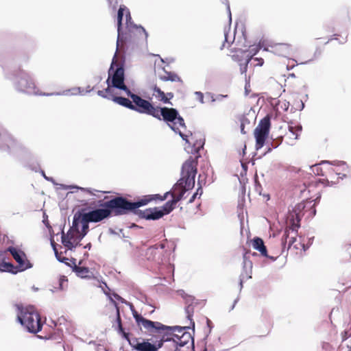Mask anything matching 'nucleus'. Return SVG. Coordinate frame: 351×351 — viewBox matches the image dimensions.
<instances>
[{
	"label": "nucleus",
	"mask_w": 351,
	"mask_h": 351,
	"mask_svg": "<svg viewBox=\"0 0 351 351\" xmlns=\"http://www.w3.org/2000/svg\"><path fill=\"white\" fill-rule=\"evenodd\" d=\"M197 164L195 159L190 157L182 165L181 178L173 188L172 199L161 207L139 209L140 207L147 205L153 200L154 199L153 195H145L136 202H131L125 197L117 196L104 202L99 208L89 212H86L85 208H82L75 214L73 219H105L108 217L125 215L129 213H133L142 219H159L173 209L186 191L193 188L197 173Z\"/></svg>",
	"instance_id": "1"
},
{
	"label": "nucleus",
	"mask_w": 351,
	"mask_h": 351,
	"mask_svg": "<svg viewBox=\"0 0 351 351\" xmlns=\"http://www.w3.org/2000/svg\"><path fill=\"white\" fill-rule=\"evenodd\" d=\"M111 302L114 304L117 308V322L118 324L119 332L121 334L123 338L126 339L132 348L135 351H158L164 342L170 341L169 335H171V331L179 330L182 331L184 328L178 326H167L158 322H153L144 318L141 315L138 314L136 311H133V316L138 326H142L148 332L153 335L156 334V340L154 343H151L148 340L137 338L134 336H130L128 332L123 330L121 325V321L119 314V309L117 304L112 298Z\"/></svg>",
	"instance_id": "2"
},
{
	"label": "nucleus",
	"mask_w": 351,
	"mask_h": 351,
	"mask_svg": "<svg viewBox=\"0 0 351 351\" xmlns=\"http://www.w3.org/2000/svg\"><path fill=\"white\" fill-rule=\"evenodd\" d=\"M146 114L151 115L159 120H163L173 132L178 133L186 143H189V135L184 134L181 130V129L186 130L184 120L176 109L155 107L149 102Z\"/></svg>",
	"instance_id": "3"
},
{
	"label": "nucleus",
	"mask_w": 351,
	"mask_h": 351,
	"mask_svg": "<svg viewBox=\"0 0 351 351\" xmlns=\"http://www.w3.org/2000/svg\"><path fill=\"white\" fill-rule=\"evenodd\" d=\"M17 319L19 323L30 333H38L42 329L39 314L34 306H22L17 305Z\"/></svg>",
	"instance_id": "4"
},
{
	"label": "nucleus",
	"mask_w": 351,
	"mask_h": 351,
	"mask_svg": "<svg viewBox=\"0 0 351 351\" xmlns=\"http://www.w3.org/2000/svg\"><path fill=\"white\" fill-rule=\"evenodd\" d=\"M97 221H73L72 226L66 235L64 232V227H62V225H60L59 229L62 234L61 239L62 244L71 250L75 247L73 243L80 241L87 234L88 223ZM63 226H64V224Z\"/></svg>",
	"instance_id": "5"
},
{
	"label": "nucleus",
	"mask_w": 351,
	"mask_h": 351,
	"mask_svg": "<svg viewBox=\"0 0 351 351\" xmlns=\"http://www.w3.org/2000/svg\"><path fill=\"white\" fill-rule=\"evenodd\" d=\"M123 91L132 99V101L128 98L114 95L113 96L112 101L120 106L125 107L130 110H134L138 113L146 114L149 101L141 98L140 96L134 93H132L129 88L128 90H125Z\"/></svg>",
	"instance_id": "6"
},
{
	"label": "nucleus",
	"mask_w": 351,
	"mask_h": 351,
	"mask_svg": "<svg viewBox=\"0 0 351 351\" xmlns=\"http://www.w3.org/2000/svg\"><path fill=\"white\" fill-rule=\"evenodd\" d=\"M117 51H118L117 48ZM117 51H116L112 58V61L108 71V77L106 80V83L108 85L111 84L113 88L122 90H128V88L124 83L125 75L123 64L121 62H117Z\"/></svg>",
	"instance_id": "7"
},
{
	"label": "nucleus",
	"mask_w": 351,
	"mask_h": 351,
	"mask_svg": "<svg viewBox=\"0 0 351 351\" xmlns=\"http://www.w3.org/2000/svg\"><path fill=\"white\" fill-rule=\"evenodd\" d=\"M125 16V25L129 32H132L134 29L138 32L139 34H143L144 38L147 39L148 34L146 30L142 26H137L132 21V17L129 10L125 5H121L117 13V46L119 47V43L123 42L121 22L123 17Z\"/></svg>",
	"instance_id": "8"
},
{
	"label": "nucleus",
	"mask_w": 351,
	"mask_h": 351,
	"mask_svg": "<svg viewBox=\"0 0 351 351\" xmlns=\"http://www.w3.org/2000/svg\"><path fill=\"white\" fill-rule=\"evenodd\" d=\"M19 88L21 91L27 92L29 94L43 95L47 96L51 95H84L85 93L80 87L73 88L63 91L62 93H38L35 90V84L32 80L27 75L22 77L19 81Z\"/></svg>",
	"instance_id": "9"
},
{
	"label": "nucleus",
	"mask_w": 351,
	"mask_h": 351,
	"mask_svg": "<svg viewBox=\"0 0 351 351\" xmlns=\"http://www.w3.org/2000/svg\"><path fill=\"white\" fill-rule=\"evenodd\" d=\"M316 213L314 205L311 202H300L295 206L289 213L285 219H310L313 218Z\"/></svg>",
	"instance_id": "10"
},
{
	"label": "nucleus",
	"mask_w": 351,
	"mask_h": 351,
	"mask_svg": "<svg viewBox=\"0 0 351 351\" xmlns=\"http://www.w3.org/2000/svg\"><path fill=\"white\" fill-rule=\"evenodd\" d=\"M180 328H184L183 330L181 332L179 330L176 331H171V335H169L170 338L169 341H173L177 346L180 348L184 347V346L190 343L189 351H194V341L190 332H186V330L189 329V326H179Z\"/></svg>",
	"instance_id": "11"
},
{
	"label": "nucleus",
	"mask_w": 351,
	"mask_h": 351,
	"mask_svg": "<svg viewBox=\"0 0 351 351\" xmlns=\"http://www.w3.org/2000/svg\"><path fill=\"white\" fill-rule=\"evenodd\" d=\"M270 118L268 116L265 117L261 120L258 125L254 130V137L256 138V149H261L265 143L270 128Z\"/></svg>",
	"instance_id": "12"
},
{
	"label": "nucleus",
	"mask_w": 351,
	"mask_h": 351,
	"mask_svg": "<svg viewBox=\"0 0 351 351\" xmlns=\"http://www.w3.org/2000/svg\"><path fill=\"white\" fill-rule=\"evenodd\" d=\"M7 250L16 261L17 265L15 266V269L18 272H21L32 267V264L27 260L26 254L22 250L12 246L9 247Z\"/></svg>",
	"instance_id": "13"
},
{
	"label": "nucleus",
	"mask_w": 351,
	"mask_h": 351,
	"mask_svg": "<svg viewBox=\"0 0 351 351\" xmlns=\"http://www.w3.org/2000/svg\"><path fill=\"white\" fill-rule=\"evenodd\" d=\"M165 244L161 243L158 245H154L149 247L146 251V257L148 260L154 261L158 264L163 262V250Z\"/></svg>",
	"instance_id": "14"
},
{
	"label": "nucleus",
	"mask_w": 351,
	"mask_h": 351,
	"mask_svg": "<svg viewBox=\"0 0 351 351\" xmlns=\"http://www.w3.org/2000/svg\"><path fill=\"white\" fill-rule=\"evenodd\" d=\"M329 164L335 167H330L328 169L329 171L335 173L336 175L339 176V178L343 179L346 176L345 173H341V171H347L348 167L344 161L341 160H322L320 165Z\"/></svg>",
	"instance_id": "15"
},
{
	"label": "nucleus",
	"mask_w": 351,
	"mask_h": 351,
	"mask_svg": "<svg viewBox=\"0 0 351 351\" xmlns=\"http://www.w3.org/2000/svg\"><path fill=\"white\" fill-rule=\"evenodd\" d=\"M182 297L185 300L187 306L185 308V313L186 314V317L189 320H190V323L192 326L193 329L195 328V322L193 320V315L194 313V307H193V301L195 298L191 295H186L184 291H179Z\"/></svg>",
	"instance_id": "16"
},
{
	"label": "nucleus",
	"mask_w": 351,
	"mask_h": 351,
	"mask_svg": "<svg viewBox=\"0 0 351 351\" xmlns=\"http://www.w3.org/2000/svg\"><path fill=\"white\" fill-rule=\"evenodd\" d=\"M270 47L271 52L280 56L287 57L291 54V46L287 43H275Z\"/></svg>",
	"instance_id": "17"
},
{
	"label": "nucleus",
	"mask_w": 351,
	"mask_h": 351,
	"mask_svg": "<svg viewBox=\"0 0 351 351\" xmlns=\"http://www.w3.org/2000/svg\"><path fill=\"white\" fill-rule=\"evenodd\" d=\"M252 263L250 260L247 259L246 255L243 256V271L240 275V291L243 287V281L251 278L252 274Z\"/></svg>",
	"instance_id": "18"
},
{
	"label": "nucleus",
	"mask_w": 351,
	"mask_h": 351,
	"mask_svg": "<svg viewBox=\"0 0 351 351\" xmlns=\"http://www.w3.org/2000/svg\"><path fill=\"white\" fill-rule=\"evenodd\" d=\"M43 223L45 224V226L48 228L49 230V232L50 234V237H51V246L53 247V250L54 251V253H55V256L57 258V260L59 261V262H61V263H66V261H69V258H65L64 256H62V255L58 253V250H57V248L56 247V244H55V242L53 241V235L55 234L54 232H53V230L52 228V227L50 226L49 223V221H43Z\"/></svg>",
	"instance_id": "19"
},
{
	"label": "nucleus",
	"mask_w": 351,
	"mask_h": 351,
	"mask_svg": "<svg viewBox=\"0 0 351 351\" xmlns=\"http://www.w3.org/2000/svg\"><path fill=\"white\" fill-rule=\"evenodd\" d=\"M252 246L255 250H258L263 256L269 257L273 261L276 260L275 258L272 256L269 257L267 255V248L262 239L259 237H255L252 241Z\"/></svg>",
	"instance_id": "20"
},
{
	"label": "nucleus",
	"mask_w": 351,
	"mask_h": 351,
	"mask_svg": "<svg viewBox=\"0 0 351 351\" xmlns=\"http://www.w3.org/2000/svg\"><path fill=\"white\" fill-rule=\"evenodd\" d=\"M164 72H165L164 75H160L159 76V78L162 81H164V82H167V81L180 82V78L175 73L169 72V71H167L165 70H164Z\"/></svg>",
	"instance_id": "21"
},
{
	"label": "nucleus",
	"mask_w": 351,
	"mask_h": 351,
	"mask_svg": "<svg viewBox=\"0 0 351 351\" xmlns=\"http://www.w3.org/2000/svg\"><path fill=\"white\" fill-rule=\"evenodd\" d=\"M0 271L9 272L13 274L18 273V271L15 269V266L12 263H6L4 261L0 263Z\"/></svg>",
	"instance_id": "22"
},
{
	"label": "nucleus",
	"mask_w": 351,
	"mask_h": 351,
	"mask_svg": "<svg viewBox=\"0 0 351 351\" xmlns=\"http://www.w3.org/2000/svg\"><path fill=\"white\" fill-rule=\"evenodd\" d=\"M74 264H75L74 271L76 273L77 276L82 278L88 277V274L90 273V271L88 267H79V266L75 265V263H74Z\"/></svg>",
	"instance_id": "23"
},
{
	"label": "nucleus",
	"mask_w": 351,
	"mask_h": 351,
	"mask_svg": "<svg viewBox=\"0 0 351 351\" xmlns=\"http://www.w3.org/2000/svg\"><path fill=\"white\" fill-rule=\"evenodd\" d=\"M289 130L291 134V137L297 139L300 135V133L302 130V126L298 125L295 127L293 126H289Z\"/></svg>",
	"instance_id": "24"
},
{
	"label": "nucleus",
	"mask_w": 351,
	"mask_h": 351,
	"mask_svg": "<svg viewBox=\"0 0 351 351\" xmlns=\"http://www.w3.org/2000/svg\"><path fill=\"white\" fill-rule=\"evenodd\" d=\"M259 49H260V47L258 46L253 45V46L250 47L249 51H244V53H245L246 58H250V60H252L253 56H255L258 53Z\"/></svg>",
	"instance_id": "25"
},
{
	"label": "nucleus",
	"mask_w": 351,
	"mask_h": 351,
	"mask_svg": "<svg viewBox=\"0 0 351 351\" xmlns=\"http://www.w3.org/2000/svg\"><path fill=\"white\" fill-rule=\"evenodd\" d=\"M60 186L61 189H80L82 191H86V192H88L89 193H91L89 189H86V188H82V187H79V186H73V185H64V184H60Z\"/></svg>",
	"instance_id": "26"
},
{
	"label": "nucleus",
	"mask_w": 351,
	"mask_h": 351,
	"mask_svg": "<svg viewBox=\"0 0 351 351\" xmlns=\"http://www.w3.org/2000/svg\"><path fill=\"white\" fill-rule=\"evenodd\" d=\"M293 223L291 224V226L289 228L288 230H286V233H287L288 234H289V231L291 230L292 232H297L298 231V229L300 227V225H299V222L300 221L299 220H297V221H291Z\"/></svg>",
	"instance_id": "27"
},
{
	"label": "nucleus",
	"mask_w": 351,
	"mask_h": 351,
	"mask_svg": "<svg viewBox=\"0 0 351 351\" xmlns=\"http://www.w3.org/2000/svg\"><path fill=\"white\" fill-rule=\"evenodd\" d=\"M237 216L239 219H245L247 217V213L244 210L243 206H239L237 208Z\"/></svg>",
	"instance_id": "28"
},
{
	"label": "nucleus",
	"mask_w": 351,
	"mask_h": 351,
	"mask_svg": "<svg viewBox=\"0 0 351 351\" xmlns=\"http://www.w3.org/2000/svg\"><path fill=\"white\" fill-rule=\"evenodd\" d=\"M109 90V89H104L102 90H98L97 95L103 98L108 99L109 100H112L114 95H108L106 93Z\"/></svg>",
	"instance_id": "29"
},
{
	"label": "nucleus",
	"mask_w": 351,
	"mask_h": 351,
	"mask_svg": "<svg viewBox=\"0 0 351 351\" xmlns=\"http://www.w3.org/2000/svg\"><path fill=\"white\" fill-rule=\"evenodd\" d=\"M250 60H251L250 58H247L243 64L241 62L240 63V71H241V74L246 73L247 69V65H248V63L250 62Z\"/></svg>",
	"instance_id": "30"
},
{
	"label": "nucleus",
	"mask_w": 351,
	"mask_h": 351,
	"mask_svg": "<svg viewBox=\"0 0 351 351\" xmlns=\"http://www.w3.org/2000/svg\"><path fill=\"white\" fill-rule=\"evenodd\" d=\"M67 282V279L66 278L65 276H61L59 279V285H60V289H63L64 287H63V285H64V282Z\"/></svg>",
	"instance_id": "31"
},
{
	"label": "nucleus",
	"mask_w": 351,
	"mask_h": 351,
	"mask_svg": "<svg viewBox=\"0 0 351 351\" xmlns=\"http://www.w3.org/2000/svg\"><path fill=\"white\" fill-rule=\"evenodd\" d=\"M5 141L7 142V147L8 149H10L11 147V146H12V144L14 143V140L12 138V137L9 136L8 137V139H5Z\"/></svg>",
	"instance_id": "32"
},
{
	"label": "nucleus",
	"mask_w": 351,
	"mask_h": 351,
	"mask_svg": "<svg viewBox=\"0 0 351 351\" xmlns=\"http://www.w3.org/2000/svg\"><path fill=\"white\" fill-rule=\"evenodd\" d=\"M200 103L204 104V95L202 93L197 91L195 93Z\"/></svg>",
	"instance_id": "33"
},
{
	"label": "nucleus",
	"mask_w": 351,
	"mask_h": 351,
	"mask_svg": "<svg viewBox=\"0 0 351 351\" xmlns=\"http://www.w3.org/2000/svg\"><path fill=\"white\" fill-rule=\"evenodd\" d=\"M198 191H200V195L202 194V189L199 187L198 188V189L197 190V192L195 193H194L193 195V196L191 197V198L190 199V202H193L195 199L196 198L197 195H198Z\"/></svg>",
	"instance_id": "34"
},
{
	"label": "nucleus",
	"mask_w": 351,
	"mask_h": 351,
	"mask_svg": "<svg viewBox=\"0 0 351 351\" xmlns=\"http://www.w3.org/2000/svg\"><path fill=\"white\" fill-rule=\"evenodd\" d=\"M117 230H118V231H117L116 230L112 229V228H110V229H109V232H110L111 234H119V232L122 233V232H123V229H118Z\"/></svg>",
	"instance_id": "35"
},
{
	"label": "nucleus",
	"mask_w": 351,
	"mask_h": 351,
	"mask_svg": "<svg viewBox=\"0 0 351 351\" xmlns=\"http://www.w3.org/2000/svg\"><path fill=\"white\" fill-rule=\"evenodd\" d=\"M226 1V5H227V10H228V16H229V21L231 22L232 21V16H231V12H230V5L228 2L227 0H225Z\"/></svg>",
	"instance_id": "36"
},
{
	"label": "nucleus",
	"mask_w": 351,
	"mask_h": 351,
	"mask_svg": "<svg viewBox=\"0 0 351 351\" xmlns=\"http://www.w3.org/2000/svg\"><path fill=\"white\" fill-rule=\"evenodd\" d=\"M154 91L155 93H157L159 96H164V92L162 91L159 88H158L157 86H155L154 88Z\"/></svg>",
	"instance_id": "37"
},
{
	"label": "nucleus",
	"mask_w": 351,
	"mask_h": 351,
	"mask_svg": "<svg viewBox=\"0 0 351 351\" xmlns=\"http://www.w3.org/2000/svg\"><path fill=\"white\" fill-rule=\"evenodd\" d=\"M113 87H112L111 84L108 85V87L106 89H109V90L106 93L108 95H114L113 93Z\"/></svg>",
	"instance_id": "38"
},
{
	"label": "nucleus",
	"mask_w": 351,
	"mask_h": 351,
	"mask_svg": "<svg viewBox=\"0 0 351 351\" xmlns=\"http://www.w3.org/2000/svg\"><path fill=\"white\" fill-rule=\"evenodd\" d=\"M254 60L258 62L256 65L262 66L264 63L263 59H262V58H254Z\"/></svg>",
	"instance_id": "39"
},
{
	"label": "nucleus",
	"mask_w": 351,
	"mask_h": 351,
	"mask_svg": "<svg viewBox=\"0 0 351 351\" xmlns=\"http://www.w3.org/2000/svg\"><path fill=\"white\" fill-rule=\"evenodd\" d=\"M160 100L167 104V103H169V98H167L166 96H165V94L164 93V96H160Z\"/></svg>",
	"instance_id": "40"
},
{
	"label": "nucleus",
	"mask_w": 351,
	"mask_h": 351,
	"mask_svg": "<svg viewBox=\"0 0 351 351\" xmlns=\"http://www.w3.org/2000/svg\"><path fill=\"white\" fill-rule=\"evenodd\" d=\"M250 88V82L246 81L245 86V95H247L249 93V88Z\"/></svg>",
	"instance_id": "41"
},
{
	"label": "nucleus",
	"mask_w": 351,
	"mask_h": 351,
	"mask_svg": "<svg viewBox=\"0 0 351 351\" xmlns=\"http://www.w3.org/2000/svg\"><path fill=\"white\" fill-rule=\"evenodd\" d=\"M346 250H348V252L350 254V257H351V243H348L346 245Z\"/></svg>",
	"instance_id": "42"
},
{
	"label": "nucleus",
	"mask_w": 351,
	"mask_h": 351,
	"mask_svg": "<svg viewBox=\"0 0 351 351\" xmlns=\"http://www.w3.org/2000/svg\"><path fill=\"white\" fill-rule=\"evenodd\" d=\"M42 174H43V177H44L47 180H49V181H51V182H53V178L47 177V176H45V174L44 171H42Z\"/></svg>",
	"instance_id": "43"
},
{
	"label": "nucleus",
	"mask_w": 351,
	"mask_h": 351,
	"mask_svg": "<svg viewBox=\"0 0 351 351\" xmlns=\"http://www.w3.org/2000/svg\"><path fill=\"white\" fill-rule=\"evenodd\" d=\"M113 296L115 299L118 300H121L122 301V298L121 296H119L118 294L117 293H113Z\"/></svg>",
	"instance_id": "44"
},
{
	"label": "nucleus",
	"mask_w": 351,
	"mask_h": 351,
	"mask_svg": "<svg viewBox=\"0 0 351 351\" xmlns=\"http://www.w3.org/2000/svg\"><path fill=\"white\" fill-rule=\"evenodd\" d=\"M129 228H141L138 226L132 223L131 226H128Z\"/></svg>",
	"instance_id": "45"
},
{
	"label": "nucleus",
	"mask_w": 351,
	"mask_h": 351,
	"mask_svg": "<svg viewBox=\"0 0 351 351\" xmlns=\"http://www.w3.org/2000/svg\"><path fill=\"white\" fill-rule=\"evenodd\" d=\"M227 97V95H219L216 97V99H217V100H220V99H221L222 98H223V97Z\"/></svg>",
	"instance_id": "46"
},
{
	"label": "nucleus",
	"mask_w": 351,
	"mask_h": 351,
	"mask_svg": "<svg viewBox=\"0 0 351 351\" xmlns=\"http://www.w3.org/2000/svg\"><path fill=\"white\" fill-rule=\"evenodd\" d=\"M93 90V88H90V86H88L87 88H86V93H90V91H92Z\"/></svg>",
	"instance_id": "47"
},
{
	"label": "nucleus",
	"mask_w": 351,
	"mask_h": 351,
	"mask_svg": "<svg viewBox=\"0 0 351 351\" xmlns=\"http://www.w3.org/2000/svg\"><path fill=\"white\" fill-rule=\"evenodd\" d=\"M312 169H313V172L315 171V169H316V171H317V174H319V173H318L319 167H318L317 165H313V166L312 167Z\"/></svg>",
	"instance_id": "48"
},
{
	"label": "nucleus",
	"mask_w": 351,
	"mask_h": 351,
	"mask_svg": "<svg viewBox=\"0 0 351 351\" xmlns=\"http://www.w3.org/2000/svg\"><path fill=\"white\" fill-rule=\"evenodd\" d=\"M206 322H207L208 326L210 328H211V326H210L211 322H210V320L208 319H206Z\"/></svg>",
	"instance_id": "49"
},
{
	"label": "nucleus",
	"mask_w": 351,
	"mask_h": 351,
	"mask_svg": "<svg viewBox=\"0 0 351 351\" xmlns=\"http://www.w3.org/2000/svg\"><path fill=\"white\" fill-rule=\"evenodd\" d=\"M91 247V244L89 243L86 245L84 246V248L90 250Z\"/></svg>",
	"instance_id": "50"
},
{
	"label": "nucleus",
	"mask_w": 351,
	"mask_h": 351,
	"mask_svg": "<svg viewBox=\"0 0 351 351\" xmlns=\"http://www.w3.org/2000/svg\"><path fill=\"white\" fill-rule=\"evenodd\" d=\"M210 97L212 102H215L217 100V99L214 97L213 95H210Z\"/></svg>",
	"instance_id": "51"
},
{
	"label": "nucleus",
	"mask_w": 351,
	"mask_h": 351,
	"mask_svg": "<svg viewBox=\"0 0 351 351\" xmlns=\"http://www.w3.org/2000/svg\"><path fill=\"white\" fill-rule=\"evenodd\" d=\"M238 300H239V298H237V299L234 300V304H233V305H232V308H231V310H232V309H233V308H234V306H235V304H237V302H238Z\"/></svg>",
	"instance_id": "52"
},
{
	"label": "nucleus",
	"mask_w": 351,
	"mask_h": 351,
	"mask_svg": "<svg viewBox=\"0 0 351 351\" xmlns=\"http://www.w3.org/2000/svg\"><path fill=\"white\" fill-rule=\"evenodd\" d=\"M224 36H225V42L228 43V34L226 32H225Z\"/></svg>",
	"instance_id": "53"
},
{
	"label": "nucleus",
	"mask_w": 351,
	"mask_h": 351,
	"mask_svg": "<svg viewBox=\"0 0 351 351\" xmlns=\"http://www.w3.org/2000/svg\"><path fill=\"white\" fill-rule=\"evenodd\" d=\"M174 351H181L180 347L176 345V348Z\"/></svg>",
	"instance_id": "54"
},
{
	"label": "nucleus",
	"mask_w": 351,
	"mask_h": 351,
	"mask_svg": "<svg viewBox=\"0 0 351 351\" xmlns=\"http://www.w3.org/2000/svg\"><path fill=\"white\" fill-rule=\"evenodd\" d=\"M347 39H346V38H343L342 39V40L340 41V43H345L346 42Z\"/></svg>",
	"instance_id": "55"
},
{
	"label": "nucleus",
	"mask_w": 351,
	"mask_h": 351,
	"mask_svg": "<svg viewBox=\"0 0 351 351\" xmlns=\"http://www.w3.org/2000/svg\"><path fill=\"white\" fill-rule=\"evenodd\" d=\"M168 97H169V99H171L173 97V94L171 93H167Z\"/></svg>",
	"instance_id": "56"
},
{
	"label": "nucleus",
	"mask_w": 351,
	"mask_h": 351,
	"mask_svg": "<svg viewBox=\"0 0 351 351\" xmlns=\"http://www.w3.org/2000/svg\"><path fill=\"white\" fill-rule=\"evenodd\" d=\"M294 239H295V237L294 236L291 237L289 239V242H293Z\"/></svg>",
	"instance_id": "57"
},
{
	"label": "nucleus",
	"mask_w": 351,
	"mask_h": 351,
	"mask_svg": "<svg viewBox=\"0 0 351 351\" xmlns=\"http://www.w3.org/2000/svg\"><path fill=\"white\" fill-rule=\"evenodd\" d=\"M288 108H289V104H285V109L287 110Z\"/></svg>",
	"instance_id": "58"
},
{
	"label": "nucleus",
	"mask_w": 351,
	"mask_h": 351,
	"mask_svg": "<svg viewBox=\"0 0 351 351\" xmlns=\"http://www.w3.org/2000/svg\"><path fill=\"white\" fill-rule=\"evenodd\" d=\"M241 132L245 133L243 125H241Z\"/></svg>",
	"instance_id": "59"
},
{
	"label": "nucleus",
	"mask_w": 351,
	"mask_h": 351,
	"mask_svg": "<svg viewBox=\"0 0 351 351\" xmlns=\"http://www.w3.org/2000/svg\"><path fill=\"white\" fill-rule=\"evenodd\" d=\"M313 238H310L309 239V245L312 244V242L311 241V239H313Z\"/></svg>",
	"instance_id": "60"
},
{
	"label": "nucleus",
	"mask_w": 351,
	"mask_h": 351,
	"mask_svg": "<svg viewBox=\"0 0 351 351\" xmlns=\"http://www.w3.org/2000/svg\"><path fill=\"white\" fill-rule=\"evenodd\" d=\"M169 194V192L166 193H165V197L166 198V197H167V196Z\"/></svg>",
	"instance_id": "61"
},
{
	"label": "nucleus",
	"mask_w": 351,
	"mask_h": 351,
	"mask_svg": "<svg viewBox=\"0 0 351 351\" xmlns=\"http://www.w3.org/2000/svg\"><path fill=\"white\" fill-rule=\"evenodd\" d=\"M160 60H161V61H162V62H165V60H164V59H162V58H160Z\"/></svg>",
	"instance_id": "62"
},
{
	"label": "nucleus",
	"mask_w": 351,
	"mask_h": 351,
	"mask_svg": "<svg viewBox=\"0 0 351 351\" xmlns=\"http://www.w3.org/2000/svg\"><path fill=\"white\" fill-rule=\"evenodd\" d=\"M270 151H271V149H270V148H268L267 152H270Z\"/></svg>",
	"instance_id": "63"
},
{
	"label": "nucleus",
	"mask_w": 351,
	"mask_h": 351,
	"mask_svg": "<svg viewBox=\"0 0 351 351\" xmlns=\"http://www.w3.org/2000/svg\"><path fill=\"white\" fill-rule=\"evenodd\" d=\"M43 216H44V217H47V215H45V213L43 214Z\"/></svg>",
	"instance_id": "64"
}]
</instances>
